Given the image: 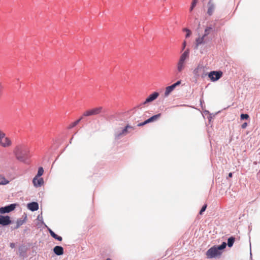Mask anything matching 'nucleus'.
Instances as JSON below:
<instances>
[{"label":"nucleus","instance_id":"obj_1","mask_svg":"<svg viewBox=\"0 0 260 260\" xmlns=\"http://www.w3.org/2000/svg\"><path fill=\"white\" fill-rule=\"evenodd\" d=\"M16 159L21 162H25L28 158L29 149L24 144L16 146L13 151Z\"/></svg>","mask_w":260,"mask_h":260},{"label":"nucleus","instance_id":"obj_2","mask_svg":"<svg viewBox=\"0 0 260 260\" xmlns=\"http://www.w3.org/2000/svg\"><path fill=\"white\" fill-rule=\"evenodd\" d=\"M226 246L225 242H223L219 246H214L209 248L206 252V255L208 258H213L220 257L222 254V250H223Z\"/></svg>","mask_w":260,"mask_h":260},{"label":"nucleus","instance_id":"obj_3","mask_svg":"<svg viewBox=\"0 0 260 260\" xmlns=\"http://www.w3.org/2000/svg\"><path fill=\"white\" fill-rule=\"evenodd\" d=\"M189 57V51L188 49H187L180 55L177 62V71L178 73H180L185 69Z\"/></svg>","mask_w":260,"mask_h":260},{"label":"nucleus","instance_id":"obj_4","mask_svg":"<svg viewBox=\"0 0 260 260\" xmlns=\"http://www.w3.org/2000/svg\"><path fill=\"white\" fill-rule=\"evenodd\" d=\"M104 112L103 107L99 106L85 111L82 114L83 117L97 115Z\"/></svg>","mask_w":260,"mask_h":260},{"label":"nucleus","instance_id":"obj_5","mask_svg":"<svg viewBox=\"0 0 260 260\" xmlns=\"http://www.w3.org/2000/svg\"><path fill=\"white\" fill-rule=\"evenodd\" d=\"M12 144L11 139L6 136V134L0 129V146L4 148H8Z\"/></svg>","mask_w":260,"mask_h":260},{"label":"nucleus","instance_id":"obj_6","mask_svg":"<svg viewBox=\"0 0 260 260\" xmlns=\"http://www.w3.org/2000/svg\"><path fill=\"white\" fill-rule=\"evenodd\" d=\"M222 75L223 73L220 71H211L208 74V77L212 81L215 82L219 80Z\"/></svg>","mask_w":260,"mask_h":260},{"label":"nucleus","instance_id":"obj_7","mask_svg":"<svg viewBox=\"0 0 260 260\" xmlns=\"http://www.w3.org/2000/svg\"><path fill=\"white\" fill-rule=\"evenodd\" d=\"M181 84V81H178L176 83L172 84L171 86H167L165 89L164 93L165 97H167L171 93L172 91L175 89V88Z\"/></svg>","mask_w":260,"mask_h":260},{"label":"nucleus","instance_id":"obj_8","mask_svg":"<svg viewBox=\"0 0 260 260\" xmlns=\"http://www.w3.org/2000/svg\"><path fill=\"white\" fill-rule=\"evenodd\" d=\"M215 9V4L213 0H209L207 4V14L212 16Z\"/></svg>","mask_w":260,"mask_h":260},{"label":"nucleus","instance_id":"obj_9","mask_svg":"<svg viewBox=\"0 0 260 260\" xmlns=\"http://www.w3.org/2000/svg\"><path fill=\"white\" fill-rule=\"evenodd\" d=\"M159 96V93L157 92H154L150 94L146 100L141 104L145 105L148 103H150L156 100Z\"/></svg>","mask_w":260,"mask_h":260},{"label":"nucleus","instance_id":"obj_10","mask_svg":"<svg viewBox=\"0 0 260 260\" xmlns=\"http://www.w3.org/2000/svg\"><path fill=\"white\" fill-rule=\"evenodd\" d=\"M16 207V204H12L9 206H6L5 207H2L0 208V213H9L15 209Z\"/></svg>","mask_w":260,"mask_h":260},{"label":"nucleus","instance_id":"obj_11","mask_svg":"<svg viewBox=\"0 0 260 260\" xmlns=\"http://www.w3.org/2000/svg\"><path fill=\"white\" fill-rule=\"evenodd\" d=\"M11 223L10 217L8 216L0 215V224L5 226Z\"/></svg>","mask_w":260,"mask_h":260},{"label":"nucleus","instance_id":"obj_12","mask_svg":"<svg viewBox=\"0 0 260 260\" xmlns=\"http://www.w3.org/2000/svg\"><path fill=\"white\" fill-rule=\"evenodd\" d=\"M134 129V127L127 125L125 128L122 131L121 133L119 134H116L115 135V137L116 139H118L122 135H126L127 134L129 133L128 129Z\"/></svg>","mask_w":260,"mask_h":260},{"label":"nucleus","instance_id":"obj_13","mask_svg":"<svg viewBox=\"0 0 260 260\" xmlns=\"http://www.w3.org/2000/svg\"><path fill=\"white\" fill-rule=\"evenodd\" d=\"M34 186L36 187L41 186L43 185L44 181L43 178L36 176L32 180Z\"/></svg>","mask_w":260,"mask_h":260},{"label":"nucleus","instance_id":"obj_14","mask_svg":"<svg viewBox=\"0 0 260 260\" xmlns=\"http://www.w3.org/2000/svg\"><path fill=\"white\" fill-rule=\"evenodd\" d=\"M54 252L57 255H60L63 253V249L61 246H56L53 248Z\"/></svg>","mask_w":260,"mask_h":260},{"label":"nucleus","instance_id":"obj_15","mask_svg":"<svg viewBox=\"0 0 260 260\" xmlns=\"http://www.w3.org/2000/svg\"><path fill=\"white\" fill-rule=\"evenodd\" d=\"M28 208L32 211H35L39 209V205L37 202H32L28 204Z\"/></svg>","mask_w":260,"mask_h":260},{"label":"nucleus","instance_id":"obj_16","mask_svg":"<svg viewBox=\"0 0 260 260\" xmlns=\"http://www.w3.org/2000/svg\"><path fill=\"white\" fill-rule=\"evenodd\" d=\"M205 37H206V36H204V35H203L202 37H199V38H197L196 40V46H198L200 45L204 44L205 42Z\"/></svg>","mask_w":260,"mask_h":260},{"label":"nucleus","instance_id":"obj_17","mask_svg":"<svg viewBox=\"0 0 260 260\" xmlns=\"http://www.w3.org/2000/svg\"><path fill=\"white\" fill-rule=\"evenodd\" d=\"M161 116V114L159 113L158 114L153 115V116L151 117L149 119L147 120L148 123L153 122L154 121L156 120L157 119H158Z\"/></svg>","mask_w":260,"mask_h":260},{"label":"nucleus","instance_id":"obj_18","mask_svg":"<svg viewBox=\"0 0 260 260\" xmlns=\"http://www.w3.org/2000/svg\"><path fill=\"white\" fill-rule=\"evenodd\" d=\"M49 233L51 235V236L54 238V239H55L56 240H57L59 241H62V237L59 236H58L57 235H56L54 232H53L52 230H49Z\"/></svg>","mask_w":260,"mask_h":260},{"label":"nucleus","instance_id":"obj_19","mask_svg":"<svg viewBox=\"0 0 260 260\" xmlns=\"http://www.w3.org/2000/svg\"><path fill=\"white\" fill-rule=\"evenodd\" d=\"M83 118V117L82 116L79 119L71 123L69 126V128H72L76 126Z\"/></svg>","mask_w":260,"mask_h":260},{"label":"nucleus","instance_id":"obj_20","mask_svg":"<svg viewBox=\"0 0 260 260\" xmlns=\"http://www.w3.org/2000/svg\"><path fill=\"white\" fill-rule=\"evenodd\" d=\"M212 30H213L212 27L207 26L205 29L204 34L203 35H204V36L206 37L208 35H209L210 34V33L211 32V31H212Z\"/></svg>","mask_w":260,"mask_h":260},{"label":"nucleus","instance_id":"obj_21","mask_svg":"<svg viewBox=\"0 0 260 260\" xmlns=\"http://www.w3.org/2000/svg\"><path fill=\"white\" fill-rule=\"evenodd\" d=\"M235 241V238L233 237H231L228 239V245L229 247H231L233 246L234 242Z\"/></svg>","mask_w":260,"mask_h":260},{"label":"nucleus","instance_id":"obj_22","mask_svg":"<svg viewBox=\"0 0 260 260\" xmlns=\"http://www.w3.org/2000/svg\"><path fill=\"white\" fill-rule=\"evenodd\" d=\"M197 2H198V0H192L191 6L189 9V10L190 12L192 11L193 10V9H194V8L196 7Z\"/></svg>","mask_w":260,"mask_h":260},{"label":"nucleus","instance_id":"obj_23","mask_svg":"<svg viewBox=\"0 0 260 260\" xmlns=\"http://www.w3.org/2000/svg\"><path fill=\"white\" fill-rule=\"evenodd\" d=\"M43 172H44V170H43V168H42V167L40 168L38 170V174L36 176L40 177V176H41L43 175Z\"/></svg>","mask_w":260,"mask_h":260},{"label":"nucleus","instance_id":"obj_24","mask_svg":"<svg viewBox=\"0 0 260 260\" xmlns=\"http://www.w3.org/2000/svg\"><path fill=\"white\" fill-rule=\"evenodd\" d=\"M249 116L247 114H241L240 115V118L241 120L243 119H249Z\"/></svg>","mask_w":260,"mask_h":260},{"label":"nucleus","instance_id":"obj_25","mask_svg":"<svg viewBox=\"0 0 260 260\" xmlns=\"http://www.w3.org/2000/svg\"><path fill=\"white\" fill-rule=\"evenodd\" d=\"M23 223V221L22 220H18L17 221V226L15 228L16 229L18 228L20 225H22Z\"/></svg>","mask_w":260,"mask_h":260},{"label":"nucleus","instance_id":"obj_26","mask_svg":"<svg viewBox=\"0 0 260 260\" xmlns=\"http://www.w3.org/2000/svg\"><path fill=\"white\" fill-rule=\"evenodd\" d=\"M207 204H205L202 208L201 210H200V214L202 215L203 212H204L206 208H207Z\"/></svg>","mask_w":260,"mask_h":260},{"label":"nucleus","instance_id":"obj_27","mask_svg":"<svg viewBox=\"0 0 260 260\" xmlns=\"http://www.w3.org/2000/svg\"><path fill=\"white\" fill-rule=\"evenodd\" d=\"M184 30L187 32L186 35V38L189 37L190 36L191 32L189 29H188L187 28H185Z\"/></svg>","mask_w":260,"mask_h":260},{"label":"nucleus","instance_id":"obj_28","mask_svg":"<svg viewBox=\"0 0 260 260\" xmlns=\"http://www.w3.org/2000/svg\"><path fill=\"white\" fill-rule=\"evenodd\" d=\"M148 123L147 120H145V121H144L143 122H141V123H139L138 124V126H143L146 124Z\"/></svg>","mask_w":260,"mask_h":260},{"label":"nucleus","instance_id":"obj_29","mask_svg":"<svg viewBox=\"0 0 260 260\" xmlns=\"http://www.w3.org/2000/svg\"><path fill=\"white\" fill-rule=\"evenodd\" d=\"M247 126V123L246 122H244L243 123L242 125H241V127L243 128V129H244Z\"/></svg>","mask_w":260,"mask_h":260},{"label":"nucleus","instance_id":"obj_30","mask_svg":"<svg viewBox=\"0 0 260 260\" xmlns=\"http://www.w3.org/2000/svg\"><path fill=\"white\" fill-rule=\"evenodd\" d=\"M199 69V67H198L197 68L194 70V73L195 74H197L198 72V70Z\"/></svg>","mask_w":260,"mask_h":260},{"label":"nucleus","instance_id":"obj_31","mask_svg":"<svg viewBox=\"0 0 260 260\" xmlns=\"http://www.w3.org/2000/svg\"><path fill=\"white\" fill-rule=\"evenodd\" d=\"M185 46H186V42L184 41V42L183 43V47H182L183 50L184 49Z\"/></svg>","mask_w":260,"mask_h":260},{"label":"nucleus","instance_id":"obj_32","mask_svg":"<svg viewBox=\"0 0 260 260\" xmlns=\"http://www.w3.org/2000/svg\"><path fill=\"white\" fill-rule=\"evenodd\" d=\"M10 247L11 248H14L15 247V244L13 243H10Z\"/></svg>","mask_w":260,"mask_h":260},{"label":"nucleus","instance_id":"obj_33","mask_svg":"<svg viewBox=\"0 0 260 260\" xmlns=\"http://www.w3.org/2000/svg\"><path fill=\"white\" fill-rule=\"evenodd\" d=\"M229 177L231 178L233 176V174L232 173H230L228 175Z\"/></svg>","mask_w":260,"mask_h":260},{"label":"nucleus","instance_id":"obj_34","mask_svg":"<svg viewBox=\"0 0 260 260\" xmlns=\"http://www.w3.org/2000/svg\"><path fill=\"white\" fill-rule=\"evenodd\" d=\"M106 260H111L110 258H107Z\"/></svg>","mask_w":260,"mask_h":260}]
</instances>
